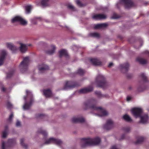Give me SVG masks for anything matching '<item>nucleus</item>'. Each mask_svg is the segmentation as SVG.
I'll list each match as a JSON object with an SVG mask.
<instances>
[{
	"label": "nucleus",
	"mask_w": 149,
	"mask_h": 149,
	"mask_svg": "<svg viewBox=\"0 0 149 149\" xmlns=\"http://www.w3.org/2000/svg\"><path fill=\"white\" fill-rule=\"evenodd\" d=\"M120 66L121 71L123 73H125L128 70L130 65L128 63H126L120 65Z\"/></svg>",
	"instance_id": "f8f14e48"
},
{
	"label": "nucleus",
	"mask_w": 149,
	"mask_h": 149,
	"mask_svg": "<svg viewBox=\"0 0 149 149\" xmlns=\"http://www.w3.org/2000/svg\"><path fill=\"white\" fill-rule=\"evenodd\" d=\"M141 77L144 81H147V77L144 73H142L141 75Z\"/></svg>",
	"instance_id": "58836bf2"
},
{
	"label": "nucleus",
	"mask_w": 149,
	"mask_h": 149,
	"mask_svg": "<svg viewBox=\"0 0 149 149\" xmlns=\"http://www.w3.org/2000/svg\"><path fill=\"white\" fill-rule=\"evenodd\" d=\"M95 94L99 97H101L103 96L101 94V92L100 91H96L95 92Z\"/></svg>",
	"instance_id": "79ce46f5"
},
{
	"label": "nucleus",
	"mask_w": 149,
	"mask_h": 149,
	"mask_svg": "<svg viewBox=\"0 0 149 149\" xmlns=\"http://www.w3.org/2000/svg\"><path fill=\"white\" fill-rule=\"evenodd\" d=\"M6 54V53L5 50L1 51V54L0 55V66L3 64V61Z\"/></svg>",
	"instance_id": "4468645a"
},
{
	"label": "nucleus",
	"mask_w": 149,
	"mask_h": 149,
	"mask_svg": "<svg viewBox=\"0 0 149 149\" xmlns=\"http://www.w3.org/2000/svg\"><path fill=\"white\" fill-rule=\"evenodd\" d=\"M76 3L77 5L80 7H83L84 6V4H82L79 0H77L76 1Z\"/></svg>",
	"instance_id": "a19ab883"
},
{
	"label": "nucleus",
	"mask_w": 149,
	"mask_h": 149,
	"mask_svg": "<svg viewBox=\"0 0 149 149\" xmlns=\"http://www.w3.org/2000/svg\"><path fill=\"white\" fill-rule=\"evenodd\" d=\"M96 101L94 99L88 100L85 102L84 104L85 109L89 108L91 110H96L99 112L97 115L100 116H103L108 114L107 112L101 107H97L96 105Z\"/></svg>",
	"instance_id": "f257e3e1"
},
{
	"label": "nucleus",
	"mask_w": 149,
	"mask_h": 149,
	"mask_svg": "<svg viewBox=\"0 0 149 149\" xmlns=\"http://www.w3.org/2000/svg\"><path fill=\"white\" fill-rule=\"evenodd\" d=\"M113 125V123L111 119H109L107 120V122L104 126V128L107 130H109L111 128Z\"/></svg>",
	"instance_id": "9b49d317"
},
{
	"label": "nucleus",
	"mask_w": 149,
	"mask_h": 149,
	"mask_svg": "<svg viewBox=\"0 0 149 149\" xmlns=\"http://www.w3.org/2000/svg\"><path fill=\"white\" fill-rule=\"evenodd\" d=\"M136 61L142 64H146L147 63V61L146 60L139 57L136 58Z\"/></svg>",
	"instance_id": "a878e982"
},
{
	"label": "nucleus",
	"mask_w": 149,
	"mask_h": 149,
	"mask_svg": "<svg viewBox=\"0 0 149 149\" xmlns=\"http://www.w3.org/2000/svg\"><path fill=\"white\" fill-rule=\"evenodd\" d=\"M79 86V84L77 82L71 81H67L63 89L66 90L68 88H74Z\"/></svg>",
	"instance_id": "39448f33"
},
{
	"label": "nucleus",
	"mask_w": 149,
	"mask_h": 149,
	"mask_svg": "<svg viewBox=\"0 0 149 149\" xmlns=\"http://www.w3.org/2000/svg\"><path fill=\"white\" fill-rule=\"evenodd\" d=\"M93 90V88L92 86H89L87 88H84L81 89L78 91L80 93H84L91 91Z\"/></svg>",
	"instance_id": "ddd939ff"
},
{
	"label": "nucleus",
	"mask_w": 149,
	"mask_h": 149,
	"mask_svg": "<svg viewBox=\"0 0 149 149\" xmlns=\"http://www.w3.org/2000/svg\"><path fill=\"white\" fill-rule=\"evenodd\" d=\"M62 141L60 140L50 138L47 140L45 143V144H49L51 143H55L58 145H60L62 143Z\"/></svg>",
	"instance_id": "423d86ee"
},
{
	"label": "nucleus",
	"mask_w": 149,
	"mask_h": 149,
	"mask_svg": "<svg viewBox=\"0 0 149 149\" xmlns=\"http://www.w3.org/2000/svg\"><path fill=\"white\" fill-rule=\"evenodd\" d=\"M144 53L145 54H148L149 55V52H148V51H145L144 52Z\"/></svg>",
	"instance_id": "864d4df0"
},
{
	"label": "nucleus",
	"mask_w": 149,
	"mask_h": 149,
	"mask_svg": "<svg viewBox=\"0 0 149 149\" xmlns=\"http://www.w3.org/2000/svg\"><path fill=\"white\" fill-rule=\"evenodd\" d=\"M24 141V138H22L20 140V143L21 145L24 148L26 149L28 147L27 145L25 144L23 142Z\"/></svg>",
	"instance_id": "473e14b6"
},
{
	"label": "nucleus",
	"mask_w": 149,
	"mask_h": 149,
	"mask_svg": "<svg viewBox=\"0 0 149 149\" xmlns=\"http://www.w3.org/2000/svg\"><path fill=\"white\" fill-rule=\"evenodd\" d=\"M107 26V24L106 23H102L96 24L95 25L94 28L95 29H101L105 28Z\"/></svg>",
	"instance_id": "aec40b11"
},
{
	"label": "nucleus",
	"mask_w": 149,
	"mask_h": 149,
	"mask_svg": "<svg viewBox=\"0 0 149 149\" xmlns=\"http://www.w3.org/2000/svg\"><path fill=\"white\" fill-rule=\"evenodd\" d=\"M68 8L72 10H74V6L71 5H68Z\"/></svg>",
	"instance_id": "49530a36"
},
{
	"label": "nucleus",
	"mask_w": 149,
	"mask_h": 149,
	"mask_svg": "<svg viewBox=\"0 0 149 149\" xmlns=\"http://www.w3.org/2000/svg\"><path fill=\"white\" fill-rule=\"evenodd\" d=\"M36 117L39 119H45L47 118V116L44 114H38L36 115Z\"/></svg>",
	"instance_id": "c85d7f7f"
},
{
	"label": "nucleus",
	"mask_w": 149,
	"mask_h": 149,
	"mask_svg": "<svg viewBox=\"0 0 149 149\" xmlns=\"http://www.w3.org/2000/svg\"><path fill=\"white\" fill-rule=\"evenodd\" d=\"M141 120L140 122L143 124L146 123L148 120V116L147 115H145L143 116H140Z\"/></svg>",
	"instance_id": "393cba45"
},
{
	"label": "nucleus",
	"mask_w": 149,
	"mask_h": 149,
	"mask_svg": "<svg viewBox=\"0 0 149 149\" xmlns=\"http://www.w3.org/2000/svg\"><path fill=\"white\" fill-rule=\"evenodd\" d=\"M16 143V140L15 139H9L7 142V144L8 145V147H10L14 145Z\"/></svg>",
	"instance_id": "5701e85b"
},
{
	"label": "nucleus",
	"mask_w": 149,
	"mask_h": 149,
	"mask_svg": "<svg viewBox=\"0 0 149 149\" xmlns=\"http://www.w3.org/2000/svg\"><path fill=\"white\" fill-rule=\"evenodd\" d=\"M29 61V57H26L24 58L23 61L21 63L19 67L22 72H24L27 70Z\"/></svg>",
	"instance_id": "7ed1b4c3"
},
{
	"label": "nucleus",
	"mask_w": 149,
	"mask_h": 149,
	"mask_svg": "<svg viewBox=\"0 0 149 149\" xmlns=\"http://www.w3.org/2000/svg\"><path fill=\"white\" fill-rule=\"evenodd\" d=\"M72 121L73 123H82L85 121V119L82 117L76 118L73 117L72 119Z\"/></svg>",
	"instance_id": "dca6fc26"
},
{
	"label": "nucleus",
	"mask_w": 149,
	"mask_h": 149,
	"mask_svg": "<svg viewBox=\"0 0 149 149\" xmlns=\"http://www.w3.org/2000/svg\"><path fill=\"white\" fill-rule=\"evenodd\" d=\"M8 129V127L7 126H6L5 127V130L2 132V137L3 138H5L6 137L7 134V131Z\"/></svg>",
	"instance_id": "72a5a7b5"
},
{
	"label": "nucleus",
	"mask_w": 149,
	"mask_h": 149,
	"mask_svg": "<svg viewBox=\"0 0 149 149\" xmlns=\"http://www.w3.org/2000/svg\"><path fill=\"white\" fill-rule=\"evenodd\" d=\"M106 18V15L104 14H99L94 15L93 16V18L95 19H105Z\"/></svg>",
	"instance_id": "f3484780"
},
{
	"label": "nucleus",
	"mask_w": 149,
	"mask_h": 149,
	"mask_svg": "<svg viewBox=\"0 0 149 149\" xmlns=\"http://www.w3.org/2000/svg\"><path fill=\"white\" fill-rule=\"evenodd\" d=\"M26 12L27 13H30L31 9V6H28L25 7Z\"/></svg>",
	"instance_id": "ea45409f"
},
{
	"label": "nucleus",
	"mask_w": 149,
	"mask_h": 149,
	"mask_svg": "<svg viewBox=\"0 0 149 149\" xmlns=\"http://www.w3.org/2000/svg\"><path fill=\"white\" fill-rule=\"evenodd\" d=\"M1 90L3 91H5L6 90V89L5 88L3 87L1 88Z\"/></svg>",
	"instance_id": "603ef678"
},
{
	"label": "nucleus",
	"mask_w": 149,
	"mask_h": 149,
	"mask_svg": "<svg viewBox=\"0 0 149 149\" xmlns=\"http://www.w3.org/2000/svg\"><path fill=\"white\" fill-rule=\"evenodd\" d=\"M7 46L10 50H11L13 53H15L17 50V48L16 47L14 46L12 44L10 43H7Z\"/></svg>",
	"instance_id": "a211bd4d"
},
{
	"label": "nucleus",
	"mask_w": 149,
	"mask_h": 149,
	"mask_svg": "<svg viewBox=\"0 0 149 149\" xmlns=\"http://www.w3.org/2000/svg\"><path fill=\"white\" fill-rule=\"evenodd\" d=\"M27 98V96H25L24 97V99L25 101V102L23 106V108L24 109L26 110L28 109H29L31 105L33 100V98L32 96H31L30 98V101L29 103H28L26 102V99Z\"/></svg>",
	"instance_id": "1a4fd4ad"
},
{
	"label": "nucleus",
	"mask_w": 149,
	"mask_h": 149,
	"mask_svg": "<svg viewBox=\"0 0 149 149\" xmlns=\"http://www.w3.org/2000/svg\"><path fill=\"white\" fill-rule=\"evenodd\" d=\"M123 130L125 132H128L130 130V129L129 127H127L123 128Z\"/></svg>",
	"instance_id": "37998d69"
},
{
	"label": "nucleus",
	"mask_w": 149,
	"mask_h": 149,
	"mask_svg": "<svg viewBox=\"0 0 149 149\" xmlns=\"http://www.w3.org/2000/svg\"><path fill=\"white\" fill-rule=\"evenodd\" d=\"M5 143L4 141H3L2 143V149H5Z\"/></svg>",
	"instance_id": "a18cd8bd"
},
{
	"label": "nucleus",
	"mask_w": 149,
	"mask_h": 149,
	"mask_svg": "<svg viewBox=\"0 0 149 149\" xmlns=\"http://www.w3.org/2000/svg\"><path fill=\"white\" fill-rule=\"evenodd\" d=\"M20 123L19 121H18L16 123V126L18 127L20 126Z\"/></svg>",
	"instance_id": "09e8293b"
},
{
	"label": "nucleus",
	"mask_w": 149,
	"mask_h": 149,
	"mask_svg": "<svg viewBox=\"0 0 149 149\" xmlns=\"http://www.w3.org/2000/svg\"><path fill=\"white\" fill-rule=\"evenodd\" d=\"M49 67L45 65H44L42 66L41 67H39V70L40 73H43L46 70H48Z\"/></svg>",
	"instance_id": "b1692460"
},
{
	"label": "nucleus",
	"mask_w": 149,
	"mask_h": 149,
	"mask_svg": "<svg viewBox=\"0 0 149 149\" xmlns=\"http://www.w3.org/2000/svg\"><path fill=\"white\" fill-rule=\"evenodd\" d=\"M20 51L22 53H25L27 49V47L26 45L20 43Z\"/></svg>",
	"instance_id": "6ab92c4d"
},
{
	"label": "nucleus",
	"mask_w": 149,
	"mask_h": 149,
	"mask_svg": "<svg viewBox=\"0 0 149 149\" xmlns=\"http://www.w3.org/2000/svg\"><path fill=\"white\" fill-rule=\"evenodd\" d=\"M85 73V71L81 68L79 69L77 71V73L80 75H83Z\"/></svg>",
	"instance_id": "c9c22d12"
},
{
	"label": "nucleus",
	"mask_w": 149,
	"mask_h": 149,
	"mask_svg": "<svg viewBox=\"0 0 149 149\" xmlns=\"http://www.w3.org/2000/svg\"><path fill=\"white\" fill-rule=\"evenodd\" d=\"M119 17V16L116 13H114L112 17V18L113 19H117Z\"/></svg>",
	"instance_id": "c03bdc74"
},
{
	"label": "nucleus",
	"mask_w": 149,
	"mask_h": 149,
	"mask_svg": "<svg viewBox=\"0 0 149 149\" xmlns=\"http://www.w3.org/2000/svg\"><path fill=\"white\" fill-rule=\"evenodd\" d=\"M43 93L46 97H49L52 95L51 91L49 89L44 90L43 91Z\"/></svg>",
	"instance_id": "4be33fe9"
},
{
	"label": "nucleus",
	"mask_w": 149,
	"mask_h": 149,
	"mask_svg": "<svg viewBox=\"0 0 149 149\" xmlns=\"http://www.w3.org/2000/svg\"><path fill=\"white\" fill-rule=\"evenodd\" d=\"M81 142L82 144L81 146L84 147L88 146L95 145L99 144L101 141L100 139L98 137L94 139L90 138H83L81 139Z\"/></svg>",
	"instance_id": "f03ea898"
},
{
	"label": "nucleus",
	"mask_w": 149,
	"mask_h": 149,
	"mask_svg": "<svg viewBox=\"0 0 149 149\" xmlns=\"http://www.w3.org/2000/svg\"><path fill=\"white\" fill-rule=\"evenodd\" d=\"M120 1L124 3L126 8H129L134 6V3L131 0H120Z\"/></svg>",
	"instance_id": "9d476101"
},
{
	"label": "nucleus",
	"mask_w": 149,
	"mask_h": 149,
	"mask_svg": "<svg viewBox=\"0 0 149 149\" xmlns=\"http://www.w3.org/2000/svg\"><path fill=\"white\" fill-rule=\"evenodd\" d=\"M13 117V113H11L8 119V120L9 121H11V119Z\"/></svg>",
	"instance_id": "de8ad7c7"
},
{
	"label": "nucleus",
	"mask_w": 149,
	"mask_h": 149,
	"mask_svg": "<svg viewBox=\"0 0 149 149\" xmlns=\"http://www.w3.org/2000/svg\"><path fill=\"white\" fill-rule=\"evenodd\" d=\"M131 76H132L131 75H128L127 76V77L129 78H130L131 77Z\"/></svg>",
	"instance_id": "6e6d98bb"
},
{
	"label": "nucleus",
	"mask_w": 149,
	"mask_h": 149,
	"mask_svg": "<svg viewBox=\"0 0 149 149\" xmlns=\"http://www.w3.org/2000/svg\"><path fill=\"white\" fill-rule=\"evenodd\" d=\"M129 90H131V87H129Z\"/></svg>",
	"instance_id": "13d9d810"
},
{
	"label": "nucleus",
	"mask_w": 149,
	"mask_h": 149,
	"mask_svg": "<svg viewBox=\"0 0 149 149\" xmlns=\"http://www.w3.org/2000/svg\"><path fill=\"white\" fill-rule=\"evenodd\" d=\"M123 118L124 120L127 122H130L132 121V119L127 114L124 115L123 116Z\"/></svg>",
	"instance_id": "2f4dec72"
},
{
	"label": "nucleus",
	"mask_w": 149,
	"mask_h": 149,
	"mask_svg": "<svg viewBox=\"0 0 149 149\" xmlns=\"http://www.w3.org/2000/svg\"><path fill=\"white\" fill-rule=\"evenodd\" d=\"M131 100V97H130L128 96L127 98V101H129Z\"/></svg>",
	"instance_id": "3c124183"
},
{
	"label": "nucleus",
	"mask_w": 149,
	"mask_h": 149,
	"mask_svg": "<svg viewBox=\"0 0 149 149\" xmlns=\"http://www.w3.org/2000/svg\"><path fill=\"white\" fill-rule=\"evenodd\" d=\"M38 133L41 134L44 136H46L47 135V133L46 132L45 130H43L41 128L38 129Z\"/></svg>",
	"instance_id": "7c9ffc66"
},
{
	"label": "nucleus",
	"mask_w": 149,
	"mask_h": 149,
	"mask_svg": "<svg viewBox=\"0 0 149 149\" xmlns=\"http://www.w3.org/2000/svg\"><path fill=\"white\" fill-rule=\"evenodd\" d=\"M6 105L8 109H10L12 108L13 105L9 101H7V102Z\"/></svg>",
	"instance_id": "e433bc0d"
},
{
	"label": "nucleus",
	"mask_w": 149,
	"mask_h": 149,
	"mask_svg": "<svg viewBox=\"0 0 149 149\" xmlns=\"http://www.w3.org/2000/svg\"><path fill=\"white\" fill-rule=\"evenodd\" d=\"M51 47L52 49L46 51V53L49 55H52L54 53L56 49V47L54 45H52Z\"/></svg>",
	"instance_id": "bb28decb"
},
{
	"label": "nucleus",
	"mask_w": 149,
	"mask_h": 149,
	"mask_svg": "<svg viewBox=\"0 0 149 149\" xmlns=\"http://www.w3.org/2000/svg\"><path fill=\"white\" fill-rule=\"evenodd\" d=\"M11 22L14 23L15 22H19L22 25H25L27 24V22L21 17L17 16L13 18L11 20Z\"/></svg>",
	"instance_id": "6e6552de"
},
{
	"label": "nucleus",
	"mask_w": 149,
	"mask_h": 149,
	"mask_svg": "<svg viewBox=\"0 0 149 149\" xmlns=\"http://www.w3.org/2000/svg\"><path fill=\"white\" fill-rule=\"evenodd\" d=\"M125 134H123L122 135V136H121V139H124L125 138Z\"/></svg>",
	"instance_id": "5fc2aeb1"
},
{
	"label": "nucleus",
	"mask_w": 149,
	"mask_h": 149,
	"mask_svg": "<svg viewBox=\"0 0 149 149\" xmlns=\"http://www.w3.org/2000/svg\"><path fill=\"white\" fill-rule=\"evenodd\" d=\"M144 139V137L142 136L139 137L137 141L134 142V144L136 145L140 144L143 141Z\"/></svg>",
	"instance_id": "cd10ccee"
},
{
	"label": "nucleus",
	"mask_w": 149,
	"mask_h": 149,
	"mask_svg": "<svg viewBox=\"0 0 149 149\" xmlns=\"http://www.w3.org/2000/svg\"><path fill=\"white\" fill-rule=\"evenodd\" d=\"M14 71L13 70H12L9 72L7 74V78H10L13 75L14 73Z\"/></svg>",
	"instance_id": "4c0bfd02"
},
{
	"label": "nucleus",
	"mask_w": 149,
	"mask_h": 149,
	"mask_svg": "<svg viewBox=\"0 0 149 149\" xmlns=\"http://www.w3.org/2000/svg\"><path fill=\"white\" fill-rule=\"evenodd\" d=\"M49 0H42L41 3L43 6H49L48 2Z\"/></svg>",
	"instance_id": "c756f323"
},
{
	"label": "nucleus",
	"mask_w": 149,
	"mask_h": 149,
	"mask_svg": "<svg viewBox=\"0 0 149 149\" xmlns=\"http://www.w3.org/2000/svg\"><path fill=\"white\" fill-rule=\"evenodd\" d=\"M113 65V63H109L108 65L109 67H110Z\"/></svg>",
	"instance_id": "8fccbe9b"
},
{
	"label": "nucleus",
	"mask_w": 149,
	"mask_h": 149,
	"mask_svg": "<svg viewBox=\"0 0 149 149\" xmlns=\"http://www.w3.org/2000/svg\"><path fill=\"white\" fill-rule=\"evenodd\" d=\"M139 90V91H143V90H141V91H140V90L139 89V90Z\"/></svg>",
	"instance_id": "bf43d9fd"
},
{
	"label": "nucleus",
	"mask_w": 149,
	"mask_h": 149,
	"mask_svg": "<svg viewBox=\"0 0 149 149\" xmlns=\"http://www.w3.org/2000/svg\"><path fill=\"white\" fill-rule=\"evenodd\" d=\"M131 112L132 114L136 118L141 116L142 112L141 109L138 108H134L131 110Z\"/></svg>",
	"instance_id": "0eeeda50"
},
{
	"label": "nucleus",
	"mask_w": 149,
	"mask_h": 149,
	"mask_svg": "<svg viewBox=\"0 0 149 149\" xmlns=\"http://www.w3.org/2000/svg\"><path fill=\"white\" fill-rule=\"evenodd\" d=\"M96 81L99 87L104 88L106 85V81L104 77L101 74L97 76L96 79Z\"/></svg>",
	"instance_id": "20e7f679"
},
{
	"label": "nucleus",
	"mask_w": 149,
	"mask_h": 149,
	"mask_svg": "<svg viewBox=\"0 0 149 149\" xmlns=\"http://www.w3.org/2000/svg\"><path fill=\"white\" fill-rule=\"evenodd\" d=\"M59 57L60 58H61L63 56L66 57L68 56L67 52L65 49H63L60 50L59 52Z\"/></svg>",
	"instance_id": "412c9836"
},
{
	"label": "nucleus",
	"mask_w": 149,
	"mask_h": 149,
	"mask_svg": "<svg viewBox=\"0 0 149 149\" xmlns=\"http://www.w3.org/2000/svg\"><path fill=\"white\" fill-rule=\"evenodd\" d=\"M29 91H26V93L27 95H29Z\"/></svg>",
	"instance_id": "4d7b16f0"
},
{
	"label": "nucleus",
	"mask_w": 149,
	"mask_h": 149,
	"mask_svg": "<svg viewBox=\"0 0 149 149\" xmlns=\"http://www.w3.org/2000/svg\"><path fill=\"white\" fill-rule=\"evenodd\" d=\"M90 62L94 65H100L101 64V62L96 58H90Z\"/></svg>",
	"instance_id": "2eb2a0df"
},
{
	"label": "nucleus",
	"mask_w": 149,
	"mask_h": 149,
	"mask_svg": "<svg viewBox=\"0 0 149 149\" xmlns=\"http://www.w3.org/2000/svg\"><path fill=\"white\" fill-rule=\"evenodd\" d=\"M89 35L93 37L98 38L100 37L99 34L96 33H91L89 34Z\"/></svg>",
	"instance_id": "f704fd0d"
}]
</instances>
